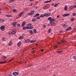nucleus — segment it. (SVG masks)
<instances>
[{"instance_id":"obj_10","label":"nucleus","mask_w":76,"mask_h":76,"mask_svg":"<svg viewBox=\"0 0 76 76\" xmlns=\"http://www.w3.org/2000/svg\"><path fill=\"white\" fill-rule=\"evenodd\" d=\"M50 23H51V22H54L56 21V20L53 19H51L50 20Z\"/></svg>"},{"instance_id":"obj_5","label":"nucleus","mask_w":76,"mask_h":76,"mask_svg":"<svg viewBox=\"0 0 76 76\" xmlns=\"http://www.w3.org/2000/svg\"><path fill=\"white\" fill-rule=\"evenodd\" d=\"M51 15V13H45L44 14V16H46L47 17H48V16H49Z\"/></svg>"},{"instance_id":"obj_22","label":"nucleus","mask_w":76,"mask_h":76,"mask_svg":"<svg viewBox=\"0 0 76 76\" xmlns=\"http://www.w3.org/2000/svg\"><path fill=\"white\" fill-rule=\"evenodd\" d=\"M15 0H10L9 1V3H11L14 2Z\"/></svg>"},{"instance_id":"obj_57","label":"nucleus","mask_w":76,"mask_h":76,"mask_svg":"<svg viewBox=\"0 0 76 76\" xmlns=\"http://www.w3.org/2000/svg\"><path fill=\"white\" fill-rule=\"evenodd\" d=\"M48 3V2H47V1H45L44 2V3Z\"/></svg>"},{"instance_id":"obj_8","label":"nucleus","mask_w":76,"mask_h":76,"mask_svg":"<svg viewBox=\"0 0 76 76\" xmlns=\"http://www.w3.org/2000/svg\"><path fill=\"white\" fill-rule=\"evenodd\" d=\"M70 15V14L69 13H68V14H64L63 15V16L64 17H66V16H68Z\"/></svg>"},{"instance_id":"obj_49","label":"nucleus","mask_w":76,"mask_h":76,"mask_svg":"<svg viewBox=\"0 0 76 76\" xmlns=\"http://www.w3.org/2000/svg\"><path fill=\"white\" fill-rule=\"evenodd\" d=\"M26 29H29V26H26Z\"/></svg>"},{"instance_id":"obj_11","label":"nucleus","mask_w":76,"mask_h":76,"mask_svg":"<svg viewBox=\"0 0 76 76\" xmlns=\"http://www.w3.org/2000/svg\"><path fill=\"white\" fill-rule=\"evenodd\" d=\"M26 23V22H25V21L23 22L22 23V24L21 25L22 26V27H23V26H24Z\"/></svg>"},{"instance_id":"obj_40","label":"nucleus","mask_w":76,"mask_h":76,"mask_svg":"<svg viewBox=\"0 0 76 76\" xmlns=\"http://www.w3.org/2000/svg\"><path fill=\"white\" fill-rule=\"evenodd\" d=\"M41 18V17H40V16L39 17H37V19H39Z\"/></svg>"},{"instance_id":"obj_63","label":"nucleus","mask_w":76,"mask_h":76,"mask_svg":"<svg viewBox=\"0 0 76 76\" xmlns=\"http://www.w3.org/2000/svg\"><path fill=\"white\" fill-rule=\"evenodd\" d=\"M64 20V18H62L61 20Z\"/></svg>"},{"instance_id":"obj_31","label":"nucleus","mask_w":76,"mask_h":76,"mask_svg":"<svg viewBox=\"0 0 76 76\" xmlns=\"http://www.w3.org/2000/svg\"><path fill=\"white\" fill-rule=\"evenodd\" d=\"M29 29H33V26H31L29 27Z\"/></svg>"},{"instance_id":"obj_54","label":"nucleus","mask_w":76,"mask_h":76,"mask_svg":"<svg viewBox=\"0 0 76 76\" xmlns=\"http://www.w3.org/2000/svg\"><path fill=\"white\" fill-rule=\"evenodd\" d=\"M44 8L45 9H46V6H44Z\"/></svg>"},{"instance_id":"obj_39","label":"nucleus","mask_w":76,"mask_h":76,"mask_svg":"<svg viewBox=\"0 0 76 76\" xmlns=\"http://www.w3.org/2000/svg\"><path fill=\"white\" fill-rule=\"evenodd\" d=\"M48 20H50L51 19V17H49V18H48Z\"/></svg>"},{"instance_id":"obj_26","label":"nucleus","mask_w":76,"mask_h":76,"mask_svg":"<svg viewBox=\"0 0 76 76\" xmlns=\"http://www.w3.org/2000/svg\"><path fill=\"white\" fill-rule=\"evenodd\" d=\"M13 12H14V13H16V12H17V11H16V10L15 9H13Z\"/></svg>"},{"instance_id":"obj_20","label":"nucleus","mask_w":76,"mask_h":76,"mask_svg":"<svg viewBox=\"0 0 76 76\" xmlns=\"http://www.w3.org/2000/svg\"><path fill=\"white\" fill-rule=\"evenodd\" d=\"M1 58L2 59H6V58H7V57L5 56H2Z\"/></svg>"},{"instance_id":"obj_38","label":"nucleus","mask_w":76,"mask_h":76,"mask_svg":"<svg viewBox=\"0 0 76 76\" xmlns=\"http://www.w3.org/2000/svg\"><path fill=\"white\" fill-rule=\"evenodd\" d=\"M74 20H75V19L74 18H72V19H71L72 22H73V21H74Z\"/></svg>"},{"instance_id":"obj_50","label":"nucleus","mask_w":76,"mask_h":76,"mask_svg":"<svg viewBox=\"0 0 76 76\" xmlns=\"http://www.w3.org/2000/svg\"><path fill=\"white\" fill-rule=\"evenodd\" d=\"M43 28H46V26L45 25H44L43 26Z\"/></svg>"},{"instance_id":"obj_53","label":"nucleus","mask_w":76,"mask_h":76,"mask_svg":"<svg viewBox=\"0 0 76 76\" xmlns=\"http://www.w3.org/2000/svg\"><path fill=\"white\" fill-rule=\"evenodd\" d=\"M51 0H50V1H47L48 3H49V2H51Z\"/></svg>"},{"instance_id":"obj_46","label":"nucleus","mask_w":76,"mask_h":76,"mask_svg":"<svg viewBox=\"0 0 76 76\" xmlns=\"http://www.w3.org/2000/svg\"><path fill=\"white\" fill-rule=\"evenodd\" d=\"M17 26L18 27H20V24H18L17 25Z\"/></svg>"},{"instance_id":"obj_33","label":"nucleus","mask_w":76,"mask_h":76,"mask_svg":"<svg viewBox=\"0 0 76 76\" xmlns=\"http://www.w3.org/2000/svg\"><path fill=\"white\" fill-rule=\"evenodd\" d=\"M21 52V50H20V51H18V52H17L16 53H17V54H19V53H20Z\"/></svg>"},{"instance_id":"obj_37","label":"nucleus","mask_w":76,"mask_h":76,"mask_svg":"<svg viewBox=\"0 0 76 76\" xmlns=\"http://www.w3.org/2000/svg\"><path fill=\"white\" fill-rule=\"evenodd\" d=\"M23 30H25V29H26V27H25V26H23Z\"/></svg>"},{"instance_id":"obj_48","label":"nucleus","mask_w":76,"mask_h":76,"mask_svg":"<svg viewBox=\"0 0 76 76\" xmlns=\"http://www.w3.org/2000/svg\"><path fill=\"white\" fill-rule=\"evenodd\" d=\"M32 66V64H30L28 65V67H31V66Z\"/></svg>"},{"instance_id":"obj_60","label":"nucleus","mask_w":76,"mask_h":76,"mask_svg":"<svg viewBox=\"0 0 76 76\" xmlns=\"http://www.w3.org/2000/svg\"><path fill=\"white\" fill-rule=\"evenodd\" d=\"M9 15H6V17H8V18H9Z\"/></svg>"},{"instance_id":"obj_13","label":"nucleus","mask_w":76,"mask_h":76,"mask_svg":"<svg viewBox=\"0 0 76 76\" xmlns=\"http://www.w3.org/2000/svg\"><path fill=\"white\" fill-rule=\"evenodd\" d=\"M39 16V14L37 13V14H36L35 15H34L33 16L34 18H35V17H37V16Z\"/></svg>"},{"instance_id":"obj_62","label":"nucleus","mask_w":76,"mask_h":76,"mask_svg":"<svg viewBox=\"0 0 76 76\" xmlns=\"http://www.w3.org/2000/svg\"><path fill=\"white\" fill-rule=\"evenodd\" d=\"M8 34L10 35H11V33H9Z\"/></svg>"},{"instance_id":"obj_6","label":"nucleus","mask_w":76,"mask_h":76,"mask_svg":"<svg viewBox=\"0 0 76 76\" xmlns=\"http://www.w3.org/2000/svg\"><path fill=\"white\" fill-rule=\"evenodd\" d=\"M17 25V23L16 22H14L13 23L12 25L14 27V28H15Z\"/></svg>"},{"instance_id":"obj_43","label":"nucleus","mask_w":76,"mask_h":76,"mask_svg":"<svg viewBox=\"0 0 76 76\" xmlns=\"http://www.w3.org/2000/svg\"><path fill=\"white\" fill-rule=\"evenodd\" d=\"M63 31L62 30H61L59 31V32L60 33H63Z\"/></svg>"},{"instance_id":"obj_17","label":"nucleus","mask_w":76,"mask_h":76,"mask_svg":"<svg viewBox=\"0 0 76 76\" xmlns=\"http://www.w3.org/2000/svg\"><path fill=\"white\" fill-rule=\"evenodd\" d=\"M37 41V40H31L30 42V43H33L34 42H35Z\"/></svg>"},{"instance_id":"obj_14","label":"nucleus","mask_w":76,"mask_h":76,"mask_svg":"<svg viewBox=\"0 0 76 76\" xmlns=\"http://www.w3.org/2000/svg\"><path fill=\"white\" fill-rule=\"evenodd\" d=\"M12 44V40H10L9 43L8 44V45L9 46H11Z\"/></svg>"},{"instance_id":"obj_9","label":"nucleus","mask_w":76,"mask_h":76,"mask_svg":"<svg viewBox=\"0 0 76 76\" xmlns=\"http://www.w3.org/2000/svg\"><path fill=\"white\" fill-rule=\"evenodd\" d=\"M50 23L51 25H52L53 26H55L56 25V23L53 22Z\"/></svg>"},{"instance_id":"obj_56","label":"nucleus","mask_w":76,"mask_h":76,"mask_svg":"<svg viewBox=\"0 0 76 76\" xmlns=\"http://www.w3.org/2000/svg\"><path fill=\"white\" fill-rule=\"evenodd\" d=\"M54 3H53L52 4H51V5L52 6H54Z\"/></svg>"},{"instance_id":"obj_12","label":"nucleus","mask_w":76,"mask_h":76,"mask_svg":"<svg viewBox=\"0 0 76 76\" xmlns=\"http://www.w3.org/2000/svg\"><path fill=\"white\" fill-rule=\"evenodd\" d=\"M23 13H24V12H21L19 15V17H20L22 15H23Z\"/></svg>"},{"instance_id":"obj_44","label":"nucleus","mask_w":76,"mask_h":76,"mask_svg":"<svg viewBox=\"0 0 76 76\" xmlns=\"http://www.w3.org/2000/svg\"><path fill=\"white\" fill-rule=\"evenodd\" d=\"M73 59H76V56H74L73 57Z\"/></svg>"},{"instance_id":"obj_52","label":"nucleus","mask_w":76,"mask_h":76,"mask_svg":"<svg viewBox=\"0 0 76 76\" xmlns=\"http://www.w3.org/2000/svg\"><path fill=\"white\" fill-rule=\"evenodd\" d=\"M10 17H13V16L11 15H9L8 18H10Z\"/></svg>"},{"instance_id":"obj_28","label":"nucleus","mask_w":76,"mask_h":76,"mask_svg":"<svg viewBox=\"0 0 76 76\" xmlns=\"http://www.w3.org/2000/svg\"><path fill=\"white\" fill-rule=\"evenodd\" d=\"M58 4H59V3H58L57 4H55L54 5V7H57V6H58Z\"/></svg>"},{"instance_id":"obj_30","label":"nucleus","mask_w":76,"mask_h":76,"mask_svg":"<svg viewBox=\"0 0 76 76\" xmlns=\"http://www.w3.org/2000/svg\"><path fill=\"white\" fill-rule=\"evenodd\" d=\"M28 26H32V24L31 23H29L27 25Z\"/></svg>"},{"instance_id":"obj_45","label":"nucleus","mask_w":76,"mask_h":76,"mask_svg":"<svg viewBox=\"0 0 76 76\" xmlns=\"http://www.w3.org/2000/svg\"><path fill=\"white\" fill-rule=\"evenodd\" d=\"M72 15L73 16H76V13H74Z\"/></svg>"},{"instance_id":"obj_42","label":"nucleus","mask_w":76,"mask_h":76,"mask_svg":"<svg viewBox=\"0 0 76 76\" xmlns=\"http://www.w3.org/2000/svg\"><path fill=\"white\" fill-rule=\"evenodd\" d=\"M56 52L57 53H58V54H60L61 53L60 52V51H56Z\"/></svg>"},{"instance_id":"obj_27","label":"nucleus","mask_w":76,"mask_h":76,"mask_svg":"<svg viewBox=\"0 0 76 76\" xmlns=\"http://www.w3.org/2000/svg\"><path fill=\"white\" fill-rule=\"evenodd\" d=\"M73 7H74L73 6H72L69 7V9H70L71 10V9H73Z\"/></svg>"},{"instance_id":"obj_36","label":"nucleus","mask_w":76,"mask_h":76,"mask_svg":"<svg viewBox=\"0 0 76 76\" xmlns=\"http://www.w3.org/2000/svg\"><path fill=\"white\" fill-rule=\"evenodd\" d=\"M46 68L45 67H44L43 68H42V70H46Z\"/></svg>"},{"instance_id":"obj_2","label":"nucleus","mask_w":76,"mask_h":76,"mask_svg":"<svg viewBox=\"0 0 76 76\" xmlns=\"http://www.w3.org/2000/svg\"><path fill=\"white\" fill-rule=\"evenodd\" d=\"M34 12H35L34 10H32L30 13L28 14V15L29 16L30 15H32L34 13Z\"/></svg>"},{"instance_id":"obj_18","label":"nucleus","mask_w":76,"mask_h":76,"mask_svg":"<svg viewBox=\"0 0 76 76\" xmlns=\"http://www.w3.org/2000/svg\"><path fill=\"white\" fill-rule=\"evenodd\" d=\"M33 32H34V33L35 34H37V30L35 29H34L33 30Z\"/></svg>"},{"instance_id":"obj_19","label":"nucleus","mask_w":76,"mask_h":76,"mask_svg":"<svg viewBox=\"0 0 76 76\" xmlns=\"http://www.w3.org/2000/svg\"><path fill=\"white\" fill-rule=\"evenodd\" d=\"M29 32H30L31 35H32V34H33V32H32V30H30L29 31Z\"/></svg>"},{"instance_id":"obj_35","label":"nucleus","mask_w":76,"mask_h":76,"mask_svg":"<svg viewBox=\"0 0 76 76\" xmlns=\"http://www.w3.org/2000/svg\"><path fill=\"white\" fill-rule=\"evenodd\" d=\"M67 26L66 25V24H64V28H66V27H67Z\"/></svg>"},{"instance_id":"obj_24","label":"nucleus","mask_w":76,"mask_h":76,"mask_svg":"<svg viewBox=\"0 0 76 76\" xmlns=\"http://www.w3.org/2000/svg\"><path fill=\"white\" fill-rule=\"evenodd\" d=\"M30 41V39H27L26 40V42L27 43H28Z\"/></svg>"},{"instance_id":"obj_41","label":"nucleus","mask_w":76,"mask_h":76,"mask_svg":"<svg viewBox=\"0 0 76 76\" xmlns=\"http://www.w3.org/2000/svg\"><path fill=\"white\" fill-rule=\"evenodd\" d=\"M6 76H12V75L11 74H8L6 75Z\"/></svg>"},{"instance_id":"obj_58","label":"nucleus","mask_w":76,"mask_h":76,"mask_svg":"<svg viewBox=\"0 0 76 76\" xmlns=\"http://www.w3.org/2000/svg\"><path fill=\"white\" fill-rule=\"evenodd\" d=\"M42 69H41V68H39L40 71H41L42 70Z\"/></svg>"},{"instance_id":"obj_34","label":"nucleus","mask_w":76,"mask_h":76,"mask_svg":"<svg viewBox=\"0 0 76 76\" xmlns=\"http://www.w3.org/2000/svg\"><path fill=\"white\" fill-rule=\"evenodd\" d=\"M19 39H23V37H19Z\"/></svg>"},{"instance_id":"obj_55","label":"nucleus","mask_w":76,"mask_h":76,"mask_svg":"<svg viewBox=\"0 0 76 76\" xmlns=\"http://www.w3.org/2000/svg\"><path fill=\"white\" fill-rule=\"evenodd\" d=\"M41 51H42V52L43 51H44V49H42L41 50Z\"/></svg>"},{"instance_id":"obj_23","label":"nucleus","mask_w":76,"mask_h":76,"mask_svg":"<svg viewBox=\"0 0 76 76\" xmlns=\"http://www.w3.org/2000/svg\"><path fill=\"white\" fill-rule=\"evenodd\" d=\"M67 5H66L65 6V8H64V10H65V11H67Z\"/></svg>"},{"instance_id":"obj_47","label":"nucleus","mask_w":76,"mask_h":76,"mask_svg":"<svg viewBox=\"0 0 76 76\" xmlns=\"http://www.w3.org/2000/svg\"><path fill=\"white\" fill-rule=\"evenodd\" d=\"M2 39L3 41H5V38H4V37H3L2 38Z\"/></svg>"},{"instance_id":"obj_51","label":"nucleus","mask_w":76,"mask_h":76,"mask_svg":"<svg viewBox=\"0 0 76 76\" xmlns=\"http://www.w3.org/2000/svg\"><path fill=\"white\" fill-rule=\"evenodd\" d=\"M13 59H12L10 60L9 61V62H10V61H12V60Z\"/></svg>"},{"instance_id":"obj_59","label":"nucleus","mask_w":76,"mask_h":76,"mask_svg":"<svg viewBox=\"0 0 76 76\" xmlns=\"http://www.w3.org/2000/svg\"><path fill=\"white\" fill-rule=\"evenodd\" d=\"M30 1H34V0H29Z\"/></svg>"},{"instance_id":"obj_4","label":"nucleus","mask_w":76,"mask_h":76,"mask_svg":"<svg viewBox=\"0 0 76 76\" xmlns=\"http://www.w3.org/2000/svg\"><path fill=\"white\" fill-rule=\"evenodd\" d=\"M16 33V30H12L11 32V33L13 35H14V34H15Z\"/></svg>"},{"instance_id":"obj_25","label":"nucleus","mask_w":76,"mask_h":76,"mask_svg":"<svg viewBox=\"0 0 76 76\" xmlns=\"http://www.w3.org/2000/svg\"><path fill=\"white\" fill-rule=\"evenodd\" d=\"M37 20L36 18H35L32 19V22H35V21Z\"/></svg>"},{"instance_id":"obj_1","label":"nucleus","mask_w":76,"mask_h":76,"mask_svg":"<svg viewBox=\"0 0 76 76\" xmlns=\"http://www.w3.org/2000/svg\"><path fill=\"white\" fill-rule=\"evenodd\" d=\"M12 75L14 76H17V75H19V72H14L12 73Z\"/></svg>"},{"instance_id":"obj_15","label":"nucleus","mask_w":76,"mask_h":76,"mask_svg":"<svg viewBox=\"0 0 76 76\" xmlns=\"http://www.w3.org/2000/svg\"><path fill=\"white\" fill-rule=\"evenodd\" d=\"M21 45V42H19L18 43L17 45L18 47H20Z\"/></svg>"},{"instance_id":"obj_7","label":"nucleus","mask_w":76,"mask_h":76,"mask_svg":"<svg viewBox=\"0 0 76 76\" xmlns=\"http://www.w3.org/2000/svg\"><path fill=\"white\" fill-rule=\"evenodd\" d=\"M70 30H72V28L71 27H69L66 29V31H70Z\"/></svg>"},{"instance_id":"obj_32","label":"nucleus","mask_w":76,"mask_h":76,"mask_svg":"<svg viewBox=\"0 0 76 76\" xmlns=\"http://www.w3.org/2000/svg\"><path fill=\"white\" fill-rule=\"evenodd\" d=\"M51 29L50 28L48 31V33H50V32H51Z\"/></svg>"},{"instance_id":"obj_16","label":"nucleus","mask_w":76,"mask_h":76,"mask_svg":"<svg viewBox=\"0 0 76 76\" xmlns=\"http://www.w3.org/2000/svg\"><path fill=\"white\" fill-rule=\"evenodd\" d=\"M61 43H63V44H64L65 42H66V40L65 39H62V40L61 41Z\"/></svg>"},{"instance_id":"obj_21","label":"nucleus","mask_w":76,"mask_h":76,"mask_svg":"<svg viewBox=\"0 0 76 76\" xmlns=\"http://www.w3.org/2000/svg\"><path fill=\"white\" fill-rule=\"evenodd\" d=\"M40 18H44V14L41 15L40 16Z\"/></svg>"},{"instance_id":"obj_3","label":"nucleus","mask_w":76,"mask_h":76,"mask_svg":"<svg viewBox=\"0 0 76 76\" xmlns=\"http://www.w3.org/2000/svg\"><path fill=\"white\" fill-rule=\"evenodd\" d=\"M1 29L2 30V31H4L5 30V26H2L0 27Z\"/></svg>"},{"instance_id":"obj_64","label":"nucleus","mask_w":76,"mask_h":76,"mask_svg":"<svg viewBox=\"0 0 76 76\" xmlns=\"http://www.w3.org/2000/svg\"><path fill=\"white\" fill-rule=\"evenodd\" d=\"M74 7L75 8H76V5H75V6H74Z\"/></svg>"},{"instance_id":"obj_61","label":"nucleus","mask_w":76,"mask_h":76,"mask_svg":"<svg viewBox=\"0 0 76 76\" xmlns=\"http://www.w3.org/2000/svg\"><path fill=\"white\" fill-rule=\"evenodd\" d=\"M63 50H62L60 51H59L60 52V53H61L62 52H63Z\"/></svg>"},{"instance_id":"obj_29","label":"nucleus","mask_w":76,"mask_h":76,"mask_svg":"<svg viewBox=\"0 0 76 76\" xmlns=\"http://www.w3.org/2000/svg\"><path fill=\"white\" fill-rule=\"evenodd\" d=\"M4 63H6V62H1L0 64H3Z\"/></svg>"}]
</instances>
